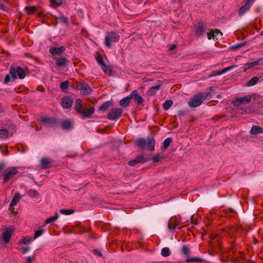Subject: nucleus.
<instances>
[{
  "mask_svg": "<svg viewBox=\"0 0 263 263\" xmlns=\"http://www.w3.org/2000/svg\"><path fill=\"white\" fill-rule=\"evenodd\" d=\"M176 45L175 44L172 45L169 48L170 50H172L176 48Z\"/></svg>",
  "mask_w": 263,
  "mask_h": 263,
  "instance_id": "bf43d9fd",
  "label": "nucleus"
},
{
  "mask_svg": "<svg viewBox=\"0 0 263 263\" xmlns=\"http://www.w3.org/2000/svg\"><path fill=\"white\" fill-rule=\"evenodd\" d=\"M184 112L183 110H179L178 112V116L180 119L184 116Z\"/></svg>",
  "mask_w": 263,
  "mask_h": 263,
  "instance_id": "3c124183",
  "label": "nucleus"
},
{
  "mask_svg": "<svg viewBox=\"0 0 263 263\" xmlns=\"http://www.w3.org/2000/svg\"><path fill=\"white\" fill-rule=\"evenodd\" d=\"M161 254L163 257H167L170 255V251L168 248L164 247L162 249Z\"/></svg>",
  "mask_w": 263,
  "mask_h": 263,
  "instance_id": "473e14b6",
  "label": "nucleus"
},
{
  "mask_svg": "<svg viewBox=\"0 0 263 263\" xmlns=\"http://www.w3.org/2000/svg\"><path fill=\"white\" fill-rule=\"evenodd\" d=\"M262 133V128L261 127L257 125L253 126L250 130V133L253 135H256L257 134H261Z\"/></svg>",
  "mask_w": 263,
  "mask_h": 263,
  "instance_id": "5701e85b",
  "label": "nucleus"
},
{
  "mask_svg": "<svg viewBox=\"0 0 263 263\" xmlns=\"http://www.w3.org/2000/svg\"><path fill=\"white\" fill-rule=\"evenodd\" d=\"M167 228H168L170 230H173V229H175V227H174L173 228H172L170 226V225L169 224V223H167Z\"/></svg>",
  "mask_w": 263,
  "mask_h": 263,
  "instance_id": "052dcab7",
  "label": "nucleus"
},
{
  "mask_svg": "<svg viewBox=\"0 0 263 263\" xmlns=\"http://www.w3.org/2000/svg\"><path fill=\"white\" fill-rule=\"evenodd\" d=\"M161 86V84H158L156 86L150 87L147 92V95L151 96L156 95L157 91L160 88Z\"/></svg>",
  "mask_w": 263,
  "mask_h": 263,
  "instance_id": "6ab92c4d",
  "label": "nucleus"
},
{
  "mask_svg": "<svg viewBox=\"0 0 263 263\" xmlns=\"http://www.w3.org/2000/svg\"><path fill=\"white\" fill-rule=\"evenodd\" d=\"M18 171L16 167H11L9 168L8 171L4 175L3 182L4 183L7 182L9 179L13 177Z\"/></svg>",
  "mask_w": 263,
  "mask_h": 263,
  "instance_id": "1a4fd4ad",
  "label": "nucleus"
},
{
  "mask_svg": "<svg viewBox=\"0 0 263 263\" xmlns=\"http://www.w3.org/2000/svg\"><path fill=\"white\" fill-rule=\"evenodd\" d=\"M21 199V195L18 193H16L14 194L11 202H10V206H14L16 205L18 202V201Z\"/></svg>",
  "mask_w": 263,
  "mask_h": 263,
  "instance_id": "393cba45",
  "label": "nucleus"
},
{
  "mask_svg": "<svg viewBox=\"0 0 263 263\" xmlns=\"http://www.w3.org/2000/svg\"><path fill=\"white\" fill-rule=\"evenodd\" d=\"M82 12H79V11H78V14H79V15H80V14H82Z\"/></svg>",
  "mask_w": 263,
  "mask_h": 263,
  "instance_id": "680f3d73",
  "label": "nucleus"
},
{
  "mask_svg": "<svg viewBox=\"0 0 263 263\" xmlns=\"http://www.w3.org/2000/svg\"><path fill=\"white\" fill-rule=\"evenodd\" d=\"M16 74L19 79H23L26 76L25 69L20 66L11 67L9 71V73L6 75L4 79V83L8 84L13 81L16 79Z\"/></svg>",
  "mask_w": 263,
  "mask_h": 263,
  "instance_id": "f257e3e1",
  "label": "nucleus"
},
{
  "mask_svg": "<svg viewBox=\"0 0 263 263\" xmlns=\"http://www.w3.org/2000/svg\"><path fill=\"white\" fill-rule=\"evenodd\" d=\"M21 249H22L23 253H26L29 250V247H23L22 248H21Z\"/></svg>",
  "mask_w": 263,
  "mask_h": 263,
  "instance_id": "5fc2aeb1",
  "label": "nucleus"
},
{
  "mask_svg": "<svg viewBox=\"0 0 263 263\" xmlns=\"http://www.w3.org/2000/svg\"><path fill=\"white\" fill-rule=\"evenodd\" d=\"M95 109L93 107H90L88 110L85 111L83 109L82 112H81L85 117L90 118L94 113Z\"/></svg>",
  "mask_w": 263,
  "mask_h": 263,
  "instance_id": "b1692460",
  "label": "nucleus"
},
{
  "mask_svg": "<svg viewBox=\"0 0 263 263\" xmlns=\"http://www.w3.org/2000/svg\"><path fill=\"white\" fill-rule=\"evenodd\" d=\"M93 253L96 254L97 255H98V256H102V253L99 251L98 250H93Z\"/></svg>",
  "mask_w": 263,
  "mask_h": 263,
  "instance_id": "6e6d98bb",
  "label": "nucleus"
},
{
  "mask_svg": "<svg viewBox=\"0 0 263 263\" xmlns=\"http://www.w3.org/2000/svg\"><path fill=\"white\" fill-rule=\"evenodd\" d=\"M34 257L33 256H29L26 257V263H31L33 260Z\"/></svg>",
  "mask_w": 263,
  "mask_h": 263,
  "instance_id": "09e8293b",
  "label": "nucleus"
},
{
  "mask_svg": "<svg viewBox=\"0 0 263 263\" xmlns=\"http://www.w3.org/2000/svg\"><path fill=\"white\" fill-rule=\"evenodd\" d=\"M227 72V70H226V68H224L223 69H222V70L219 71L217 72V73H216V74H215V76H219V75H222L225 73Z\"/></svg>",
  "mask_w": 263,
  "mask_h": 263,
  "instance_id": "8fccbe9b",
  "label": "nucleus"
},
{
  "mask_svg": "<svg viewBox=\"0 0 263 263\" xmlns=\"http://www.w3.org/2000/svg\"><path fill=\"white\" fill-rule=\"evenodd\" d=\"M5 167L4 163H0V172Z\"/></svg>",
  "mask_w": 263,
  "mask_h": 263,
  "instance_id": "4d7b16f0",
  "label": "nucleus"
},
{
  "mask_svg": "<svg viewBox=\"0 0 263 263\" xmlns=\"http://www.w3.org/2000/svg\"><path fill=\"white\" fill-rule=\"evenodd\" d=\"M14 230L9 228L7 229L3 233V239L5 243H7L10 239L11 236L13 233Z\"/></svg>",
  "mask_w": 263,
  "mask_h": 263,
  "instance_id": "ddd939ff",
  "label": "nucleus"
},
{
  "mask_svg": "<svg viewBox=\"0 0 263 263\" xmlns=\"http://www.w3.org/2000/svg\"><path fill=\"white\" fill-rule=\"evenodd\" d=\"M155 141L153 137H148L146 146L150 151H153L155 149Z\"/></svg>",
  "mask_w": 263,
  "mask_h": 263,
  "instance_id": "dca6fc26",
  "label": "nucleus"
},
{
  "mask_svg": "<svg viewBox=\"0 0 263 263\" xmlns=\"http://www.w3.org/2000/svg\"><path fill=\"white\" fill-rule=\"evenodd\" d=\"M96 59L98 64H100V65L101 66L102 70L104 72H106L107 70V68L104 62L102 57L101 55H97Z\"/></svg>",
  "mask_w": 263,
  "mask_h": 263,
  "instance_id": "a211bd4d",
  "label": "nucleus"
},
{
  "mask_svg": "<svg viewBox=\"0 0 263 263\" xmlns=\"http://www.w3.org/2000/svg\"><path fill=\"white\" fill-rule=\"evenodd\" d=\"M41 122L47 127H52L57 122L56 119L53 117H43L41 119Z\"/></svg>",
  "mask_w": 263,
  "mask_h": 263,
  "instance_id": "423d86ee",
  "label": "nucleus"
},
{
  "mask_svg": "<svg viewBox=\"0 0 263 263\" xmlns=\"http://www.w3.org/2000/svg\"><path fill=\"white\" fill-rule=\"evenodd\" d=\"M123 112L122 109L120 108H114L110 110L107 118L110 120H117L121 116Z\"/></svg>",
  "mask_w": 263,
  "mask_h": 263,
  "instance_id": "20e7f679",
  "label": "nucleus"
},
{
  "mask_svg": "<svg viewBox=\"0 0 263 263\" xmlns=\"http://www.w3.org/2000/svg\"><path fill=\"white\" fill-rule=\"evenodd\" d=\"M120 39V36L115 32H109L106 34L105 45L108 48H111L112 42H117Z\"/></svg>",
  "mask_w": 263,
  "mask_h": 263,
  "instance_id": "7ed1b4c3",
  "label": "nucleus"
},
{
  "mask_svg": "<svg viewBox=\"0 0 263 263\" xmlns=\"http://www.w3.org/2000/svg\"><path fill=\"white\" fill-rule=\"evenodd\" d=\"M204 32V29L203 26L199 24L196 30L195 36L198 37H200L203 34Z\"/></svg>",
  "mask_w": 263,
  "mask_h": 263,
  "instance_id": "bb28decb",
  "label": "nucleus"
},
{
  "mask_svg": "<svg viewBox=\"0 0 263 263\" xmlns=\"http://www.w3.org/2000/svg\"><path fill=\"white\" fill-rule=\"evenodd\" d=\"M162 157L160 155H157L152 158V160L154 162H157L162 159Z\"/></svg>",
  "mask_w": 263,
  "mask_h": 263,
  "instance_id": "a18cd8bd",
  "label": "nucleus"
},
{
  "mask_svg": "<svg viewBox=\"0 0 263 263\" xmlns=\"http://www.w3.org/2000/svg\"><path fill=\"white\" fill-rule=\"evenodd\" d=\"M63 2L61 0H50V4L52 7H57L61 6Z\"/></svg>",
  "mask_w": 263,
  "mask_h": 263,
  "instance_id": "72a5a7b5",
  "label": "nucleus"
},
{
  "mask_svg": "<svg viewBox=\"0 0 263 263\" xmlns=\"http://www.w3.org/2000/svg\"><path fill=\"white\" fill-rule=\"evenodd\" d=\"M201 259L200 258L198 257H190L187 258L186 260V261L187 262H192V261H200Z\"/></svg>",
  "mask_w": 263,
  "mask_h": 263,
  "instance_id": "37998d69",
  "label": "nucleus"
},
{
  "mask_svg": "<svg viewBox=\"0 0 263 263\" xmlns=\"http://www.w3.org/2000/svg\"><path fill=\"white\" fill-rule=\"evenodd\" d=\"M129 95L131 99H134L138 105H141L144 101L143 98L138 92L137 90H133Z\"/></svg>",
  "mask_w": 263,
  "mask_h": 263,
  "instance_id": "9b49d317",
  "label": "nucleus"
},
{
  "mask_svg": "<svg viewBox=\"0 0 263 263\" xmlns=\"http://www.w3.org/2000/svg\"><path fill=\"white\" fill-rule=\"evenodd\" d=\"M43 230L42 229H40L36 231L34 233V239H35L40 236H41L43 234Z\"/></svg>",
  "mask_w": 263,
  "mask_h": 263,
  "instance_id": "c03bdc74",
  "label": "nucleus"
},
{
  "mask_svg": "<svg viewBox=\"0 0 263 263\" xmlns=\"http://www.w3.org/2000/svg\"><path fill=\"white\" fill-rule=\"evenodd\" d=\"M255 0H247L244 5L241 6L238 11V15L242 17L245 14L249 12L253 6Z\"/></svg>",
  "mask_w": 263,
  "mask_h": 263,
  "instance_id": "39448f33",
  "label": "nucleus"
},
{
  "mask_svg": "<svg viewBox=\"0 0 263 263\" xmlns=\"http://www.w3.org/2000/svg\"><path fill=\"white\" fill-rule=\"evenodd\" d=\"M258 81L259 78L258 77H254L246 83L245 86L248 87L253 86L256 85Z\"/></svg>",
  "mask_w": 263,
  "mask_h": 263,
  "instance_id": "a878e982",
  "label": "nucleus"
},
{
  "mask_svg": "<svg viewBox=\"0 0 263 263\" xmlns=\"http://www.w3.org/2000/svg\"><path fill=\"white\" fill-rule=\"evenodd\" d=\"M172 142V139L171 138L169 137L165 139L163 142L162 149L164 150L166 149L170 145Z\"/></svg>",
  "mask_w": 263,
  "mask_h": 263,
  "instance_id": "c85d7f7f",
  "label": "nucleus"
},
{
  "mask_svg": "<svg viewBox=\"0 0 263 263\" xmlns=\"http://www.w3.org/2000/svg\"><path fill=\"white\" fill-rule=\"evenodd\" d=\"M82 101L80 99H76L74 104V108L79 113L82 112L83 108H82Z\"/></svg>",
  "mask_w": 263,
  "mask_h": 263,
  "instance_id": "4be33fe9",
  "label": "nucleus"
},
{
  "mask_svg": "<svg viewBox=\"0 0 263 263\" xmlns=\"http://www.w3.org/2000/svg\"><path fill=\"white\" fill-rule=\"evenodd\" d=\"M68 86L69 82L68 81H64L60 84V88L63 91L66 90L67 89Z\"/></svg>",
  "mask_w": 263,
  "mask_h": 263,
  "instance_id": "58836bf2",
  "label": "nucleus"
},
{
  "mask_svg": "<svg viewBox=\"0 0 263 263\" xmlns=\"http://www.w3.org/2000/svg\"><path fill=\"white\" fill-rule=\"evenodd\" d=\"M251 101V97L247 96L241 98H236L233 101V103L235 106H239L241 104H246L250 102Z\"/></svg>",
  "mask_w": 263,
  "mask_h": 263,
  "instance_id": "0eeeda50",
  "label": "nucleus"
},
{
  "mask_svg": "<svg viewBox=\"0 0 263 263\" xmlns=\"http://www.w3.org/2000/svg\"><path fill=\"white\" fill-rule=\"evenodd\" d=\"M59 217V215H58V213H56L54 216H51L49 218H47L46 220H45V223H51L53 221H55V220H57Z\"/></svg>",
  "mask_w": 263,
  "mask_h": 263,
  "instance_id": "f704fd0d",
  "label": "nucleus"
},
{
  "mask_svg": "<svg viewBox=\"0 0 263 263\" xmlns=\"http://www.w3.org/2000/svg\"><path fill=\"white\" fill-rule=\"evenodd\" d=\"M146 143L147 140L144 138H140L137 141L138 145L141 148H143L146 146Z\"/></svg>",
  "mask_w": 263,
  "mask_h": 263,
  "instance_id": "2f4dec72",
  "label": "nucleus"
},
{
  "mask_svg": "<svg viewBox=\"0 0 263 263\" xmlns=\"http://www.w3.org/2000/svg\"><path fill=\"white\" fill-rule=\"evenodd\" d=\"M173 104V102L171 100H167L163 104V107L164 110H167L169 109Z\"/></svg>",
  "mask_w": 263,
  "mask_h": 263,
  "instance_id": "c756f323",
  "label": "nucleus"
},
{
  "mask_svg": "<svg viewBox=\"0 0 263 263\" xmlns=\"http://www.w3.org/2000/svg\"><path fill=\"white\" fill-rule=\"evenodd\" d=\"M259 61H260L259 60L258 61H255L252 62L250 63H248L245 65V66H246L247 69H249V68H252L253 67H254L256 65H258L259 64Z\"/></svg>",
  "mask_w": 263,
  "mask_h": 263,
  "instance_id": "c9c22d12",
  "label": "nucleus"
},
{
  "mask_svg": "<svg viewBox=\"0 0 263 263\" xmlns=\"http://www.w3.org/2000/svg\"><path fill=\"white\" fill-rule=\"evenodd\" d=\"M65 50V48L63 46L60 47H52L49 49V52L52 54H59L63 53Z\"/></svg>",
  "mask_w": 263,
  "mask_h": 263,
  "instance_id": "f3484780",
  "label": "nucleus"
},
{
  "mask_svg": "<svg viewBox=\"0 0 263 263\" xmlns=\"http://www.w3.org/2000/svg\"><path fill=\"white\" fill-rule=\"evenodd\" d=\"M73 100L70 97H64L61 99V104L64 109L70 108L73 104Z\"/></svg>",
  "mask_w": 263,
  "mask_h": 263,
  "instance_id": "6e6552de",
  "label": "nucleus"
},
{
  "mask_svg": "<svg viewBox=\"0 0 263 263\" xmlns=\"http://www.w3.org/2000/svg\"><path fill=\"white\" fill-rule=\"evenodd\" d=\"M73 120H65L63 121L61 123L62 128L65 130H71L73 128Z\"/></svg>",
  "mask_w": 263,
  "mask_h": 263,
  "instance_id": "2eb2a0df",
  "label": "nucleus"
},
{
  "mask_svg": "<svg viewBox=\"0 0 263 263\" xmlns=\"http://www.w3.org/2000/svg\"><path fill=\"white\" fill-rule=\"evenodd\" d=\"M31 239V237H25L24 238H23V239H22L20 241H19V243H23V244H27V243H28Z\"/></svg>",
  "mask_w": 263,
  "mask_h": 263,
  "instance_id": "79ce46f5",
  "label": "nucleus"
},
{
  "mask_svg": "<svg viewBox=\"0 0 263 263\" xmlns=\"http://www.w3.org/2000/svg\"><path fill=\"white\" fill-rule=\"evenodd\" d=\"M131 97L129 95L128 96L122 98L120 101V105L123 107H126L128 106Z\"/></svg>",
  "mask_w": 263,
  "mask_h": 263,
  "instance_id": "aec40b11",
  "label": "nucleus"
},
{
  "mask_svg": "<svg viewBox=\"0 0 263 263\" xmlns=\"http://www.w3.org/2000/svg\"><path fill=\"white\" fill-rule=\"evenodd\" d=\"M8 136V132L6 129H0V138H6Z\"/></svg>",
  "mask_w": 263,
  "mask_h": 263,
  "instance_id": "ea45409f",
  "label": "nucleus"
},
{
  "mask_svg": "<svg viewBox=\"0 0 263 263\" xmlns=\"http://www.w3.org/2000/svg\"><path fill=\"white\" fill-rule=\"evenodd\" d=\"M111 105L110 101H106L104 102L99 108L100 111H105Z\"/></svg>",
  "mask_w": 263,
  "mask_h": 263,
  "instance_id": "7c9ffc66",
  "label": "nucleus"
},
{
  "mask_svg": "<svg viewBox=\"0 0 263 263\" xmlns=\"http://www.w3.org/2000/svg\"><path fill=\"white\" fill-rule=\"evenodd\" d=\"M182 252L185 256H188L190 253V250L189 247L186 245H184L182 248Z\"/></svg>",
  "mask_w": 263,
  "mask_h": 263,
  "instance_id": "e433bc0d",
  "label": "nucleus"
},
{
  "mask_svg": "<svg viewBox=\"0 0 263 263\" xmlns=\"http://www.w3.org/2000/svg\"><path fill=\"white\" fill-rule=\"evenodd\" d=\"M143 160V156H139L136 158L135 159L129 161L128 164L130 166H135L138 163H141Z\"/></svg>",
  "mask_w": 263,
  "mask_h": 263,
  "instance_id": "cd10ccee",
  "label": "nucleus"
},
{
  "mask_svg": "<svg viewBox=\"0 0 263 263\" xmlns=\"http://www.w3.org/2000/svg\"><path fill=\"white\" fill-rule=\"evenodd\" d=\"M211 97V93L210 92H203L197 93L194 96L188 101V105L191 108H195L199 106L203 101L208 98Z\"/></svg>",
  "mask_w": 263,
  "mask_h": 263,
  "instance_id": "f03ea898",
  "label": "nucleus"
},
{
  "mask_svg": "<svg viewBox=\"0 0 263 263\" xmlns=\"http://www.w3.org/2000/svg\"><path fill=\"white\" fill-rule=\"evenodd\" d=\"M28 194L31 198H35L37 196V192L34 190H30Z\"/></svg>",
  "mask_w": 263,
  "mask_h": 263,
  "instance_id": "a19ab883",
  "label": "nucleus"
},
{
  "mask_svg": "<svg viewBox=\"0 0 263 263\" xmlns=\"http://www.w3.org/2000/svg\"><path fill=\"white\" fill-rule=\"evenodd\" d=\"M59 212L63 215H69L72 214L74 212V211L73 210L62 209L60 210Z\"/></svg>",
  "mask_w": 263,
  "mask_h": 263,
  "instance_id": "4c0bfd02",
  "label": "nucleus"
},
{
  "mask_svg": "<svg viewBox=\"0 0 263 263\" xmlns=\"http://www.w3.org/2000/svg\"><path fill=\"white\" fill-rule=\"evenodd\" d=\"M54 60L56 65L60 67H65L69 62L67 58L64 56L55 57Z\"/></svg>",
  "mask_w": 263,
  "mask_h": 263,
  "instance_id": "f8f14e48",
  "label": "nucleus"
},
{
  "mask_svg": "<svg viewBox=\"0 0 263 263\" xmlns=\"http://www.w3.org/2000/svg\"><path fill=\"white\" fill-rule=\"evenodd\" d=\"M61 20L63 22H67V20H68V18L67 17H65L64 16H62V18H61Z\"/></svg>",
  "mask_w": 263,
  "mask_h": 263,
  "instance_id": "13d9d810",
  "label": "nucleus"
},
{
  "mask_svg": "<svg viewBox=\"0 0 263 263\" xmlns=\"http://www.w3.org/2000/svg\"><path fill=\"white\" fill-rule=\"evenodd\" d=\"M243 45V44L239 43L234 45L230 47V49L231 50H235L236 49L242 47Z\"/></svg>",
  "mask_w": 263,
  "mask_h": 263,
  "instance_id": "49530a36",
  "label": "nucleus"
},
{
  "mask_svg": "<svg viewBox=\"0 0 263 263\" xmlns=\"http://www.w3.org/2000/svg\"><path fill=\"white\" fill-rule=\"evenodd\" d=\"M25 9H26V10L31 13H33L36 10V7L35 6L26 7Z\"/></svg>",
  "mask_w": 263,
  "mask_h": 263,
  "instance_id": "de8ad7c7",
  "label": "nucleus"
},
{
  "mask_svg": "<svg viewBox=\"0 0 263 263\" xmlns=\"http://www.w3.org/2000/svg\"><path fill=\"white\" fill-rule=\"evenodd\" d=\"M222 35V33L218 30H216L214 31L213 30H212L209 33H208V39L209 40L211 39H219Z\"/></svg>",
  "mask_w": 263,
  "mask_h": 263,
  "instance_id": "4468645a",
  "label": "nucleus"
},
{
  "mask_svg": "<svg viewBox=\"0 0 263 263\" xmlns=\"http://www.w3.org/2000/svg\"><path fill=\"white\" fill-rule=\"evenodd\" d=\"M78 88L79 90H80L81 92L83 95H89L92 91L91 88L87 84L80 83L78 85Z\"/></svg>",
  "mask_w": 263,
  "mask_h": 263,
  "instance_id": "9d476101",
  "label": "nucleus"
},
{
  "mask_svg": "<svg viewBox=\"0 0 263 263\" xmlns=\"http://www.w3.org/2000/svg\"><path fill=\"white\" fill-rule=\"evenodd\" d=\"M7 8V6H5L3 3H2L0 1V9L2 10H6V9Z\"/></svg>",
  "mask_w": 263,
  "mask_h": 263,
  "instance_id": "864d4df0",
  "label": "nucleus"
},
{
  "mask_svg": "<svg viewBox=\"0 0 263 263\" xmlns=\"http://www.w3.org/2000/svg\"><path fill=\"white\" fill-rule=\"evenodd\" d=\"M51 161L49 158H42L40 161L41 167L42 168H46L51 164Z\"/></svg>",
  "mask_w": 263,
  "mask_h": 263,
  "instance_id": "412c9836",
  "label": "nucleus"
},
{
  "mask_svg": "<svg viewBox=\"0 0 263 263\" xmlns=\"http://www.w3.org/2000/svg\"><path fill=\"white\" fill-rule=\"evenodd\" d=\"M237 67V65H232V66H229L228 67H226V70L227 72L232 70L233 68H236Z\"/></svg>",
  "mask_w": 263,
  "mask_h": 263,
  "instance_id": "603ef678",
  "label": "nucleus"
}]
</instances>
